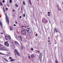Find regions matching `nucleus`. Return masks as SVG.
I'll use <instances>...</instances> for the list:
<instances>
[{"label":"nucleus","instance_id":"f257e3e1","mask_svg":"<svg viewBox=\"0 0 63 63\" xmlns=\"http://www.w3.org/2000/svg\"><path fill=\"white\" fill-rule=\"evenodd\" d=\"M5 18L6 19V21L7 22L8 24L9 25V17L7 16V14H5Z\"/></svg>","mask_w":63,"mask_h":63},{"label":"nucleus","instance_id":"f03ea898","mask_svg":"<svg viewBox=\"0 0 63 63\" xmlns=\"http://www.w3.org/2000/svg\"><path fill=\"white\" fill-rule=\"evenodd\" d=\"M14 52L15 53V57H16V54H17L18 56H20V54L17 51V50L16 49H15L14 50Z\"/></svg>","mask_w":63,"mask_h":63},{"label":"nucleus","instance_id":"7ed1b4c3","mask_svg":"<svg viewBox=\"0 0 63 63\" xmlns=\"http://www.w3.org/2000/svg\"><path fill=\"white\" fill-rule=\"evenodd\" d=\"M21 32L22 34H24V35H26V32L25 30H23L22 31H21Z\"/></svg>","mask_w":63,"mask_h":63},{"label":"nucleus","instance_id":"20e7f679","mask_svg":"<svg viewBox=\"0 0 63 63\" xmlns=\"http://www.w3.org/2000/svg\"><path fill=\"white\" fill-rule=\"evenodd\" d=\"M8 43V41L5 42L4 43V45H6L7 47H9V43Z\"/></svg>","mask_w":63,"mask_h":63},{"label":"nucleus","instance_id":"39448f33","mask_svg":"<svg viewBox=\"0 0 63 63\" xmlns=\"http://www.w3.org/2000/svg\"><path fill=\"white\" fill-rule=\"evenodd\" d=\"M42 21L43 22H44L45 23H47V22H48L47 20L45 18H44V19L43 20H42Z\"/></svg>","mask_w":63,"mask_h":63},{"label":"nucleus","instance_id":"423d86ee","mask_svg":"<svg viewBox=\"0 0 63 63\" xmlns=\"http://www.w3.org/2000/svg\"><path fill=\"white\" fill-rule=\"evenodd\" d=\"M6 49V47H2L0 48V50H5Z\"/></svg>","mask_w":63,"mask_h":63},{"label":"nucleus","instance_id":"0eeeda50","mask_svg":"<svg viewBox=\"0 0 63 63\" xmlns=\"http://www.w3.org/2000/svg\"><path fill=\"white\" fill-rule=\"evenodd\" d=\"M18 38L19 39V40H20V41H22V37L20 35H19L18 36Z\"/></svg>","mask_w":63,"mask_h":63},{"label":"nucleus","instance_id":"6e6552de","mask_svg":"<svg viewBox=\"0 0 63 63\" xmlns=\"http://www.w3.org/2000/svg\"><path fill=\"white\" fill-rule=\"evenodd\" d=\"M15 45L16 46H19V44L16 41H15Z\"/></svg>","mask_w":63,"mask_h":63},{"label":"nucleus","instance_id":"1a4fd4ad","mask_svg":"<svg viewBox=\"0 0 63 63\" xmlns=\"http://www.w3.org/2000/svg\"><path fill=\"white\" fill-rule=\"evenodd\" d=\"M22 28L23 29H24V30H26V28L27 27H25V26H22Z\"/></svg>","mask_w":63,"mask_h":63},{"label":"nucleus","instance_id":"9d476101","mask_svg":"<svg viewBox=\"0 0 63 63\" xmlns=\"http://www.w3.org/2000/svg\"><path fill=\"white\" fill-rule=\"evenodd\" d=\"M31 57L32 58L33 57V58H35V57H36V56L34 55L33 54L31 55Z\"/></svg>","mask_w":63,"mask_h":63},{"label":"nucleus","instance_id":"9b49d317","mask_svg":"<svg viewBox=\"0 0 63 63\" xmlns=\"http://www.w3.org/2000/svg\"><path fill=\"white\" fill-rule=\"evenodd\" d=\"M26 31L28 32H29V33H31V29H30L29 30H26Z\"/></svg>","mask_w":63,"mask_h":63},{"label":"nucleus","instance_id":"f8f14e48","mask_svg":"<svg viewBox=\"0 0 63 63\" xmlns=\"http://www.w3.org/2000/svg\"><path fill=\"white\" fill-rule=\"evenodd\" d=\"M5 39L6 40H8V39H9V38H8V37L7 36H5Z\"/></svg>","mask_w":63,"mask_h":63},{"label":"nucleus","instance_id":"ddd939ff","mask_svg":"<svg viewBox=\"0 0 63 63\" xmlns=\"http://www.w3.org/2000/svg\"><path fill=\"white\" fill-rule=\"evenodd\" d=\"M8 36L9 40H11V36H10L9 35H8Z\"/></svg>","mask_w":63,"mask_h":63},{"label":"nucleus","instance_id":"4468645a","mask_svg":"<svg viewBox=\"0 0 63 63\" xmlns=\"http://www.w3.org/2000/svg\"><path fill=\"white\" fill-rule=\"evenodd\" d=\"M10 30L12 31V30H13V27H10Z\"/></svg>","mask_w":63,"mask_h":63},{"label":"nucleus","instance_id":"2eb2a0df","mask_svg":"<svg viewBox=\"0 0 63 63\" xmlns=\"http://www.w3.org/2000/svg\"><path fill=\"white\" fill-rule=\"evenodd\" d=\"M0 25L1 26V27H3V25H2V23H1V22H0Z\"/></svg>","mask_w":63,"mask_h":63},{"label":"nucleus","instance_id":"dca6fc26","mask_svg":"<svg viewBox=\"0 0 63 63\" xmlns=\"http://www.w3.org/2000/svg\"><path fill=\"white\" fill-rule=\"evenodd\" d=\"M28 58L29 59V60H30V59L32 60V59H31V57H30V56H28Z\"/></svg>","mask_w":63,"mask_h":63},{"label":"nucleus","instance_id":"f3484780","mask_svg":"<svg viewBox=\"0 0 63 63\" xmlns=\"http://www.w3.org/2000/svg\"><path fill=\"white\" fill-rule=\"evenodd\" d=\"M4 59L5 61H7V62H9L8 60L7 59H6L5 58H3Z\"/></svg>","mask_w":63,"mask_h":63},{"label":"nucleus","instance_id":"a211bd4d","mask_svg":"<svg viewBox=\"0 0 63 63\" xmlns=\"http://www.w3.org/2000/svg\"><path fill=\"white\" fill-rule=\"evenodd\" d=\"M42 56L43 54H41L40 55V57H42Z\"/></svg>","mask_w":63,"mask_h":63},{"label":"nucleus","instance_id":"6ab92c4d","mask_svg":"<svg viewBox=\"0 0 63 63\" xmlns=\"http://www.w3.org/2000/svg\"><path fill=\"white\" fill-rule=\"evenodd\" d=\"M15 60L14 59H11L10 60L11 61H15Z\"/></svg>","mask_w":63,"mask_h":63},{"label":"nucleus","instance_id":"aec40b11","mask_svg":"<svg viewBox=\"0 0 63 63\" xmlns=\"http://www.w3.org/2000/svg\"><path fill=\"white\" fill-rule=\"evenodd\" d=\"M29 2L31 4V5H32V3H31V0H29Z\"/></svg>","mask_w":63,"mask_h":63},{"label":"nucleus","instance_id":"412c9836","mask_svg":"<svg viewBox=\"0 0 63 63\" xmlns=\"http://www.w3.org/2000/svg\"><path fill=\"white\" fill-rule=\"evenodd\" d=\"M15 7H18V6L17 4H16L15 5Z\"/></svg>","mask_w":63,"mask_h":63},{"label":"nucleus","instance_id":"4be33fe9","mask_svg":"<svg viewBox=\"0 0 63 63\" xmlns=\"http://www.w3.org/2000/svg\"><path fill=\"white\" fill-rule=\"evenodd\" d=\"M54 32H57V30L55 29Z\"/></svg>","mask_w":63,"mask_h":63},{"label":"nucleus","instance_id":"5701e85b","mask_svg":"<svg viewBox=\"0 0 63 63\" xmlns=\"http://www.w3.org/2000/svg\"><path fill=\"white\" fill-rule=\"evenodd\" d=\"M40 61H42V57H40Z\"/></svg>","mask_w":63,"mask_h":63},{"label":"nucleus","instance_id":"b1692460","mask_svg":"<svg viewBox=\"0 0 63 63\" xmlns=\"http://www.w3.org/2000/svg\"><path fill=\"white\" fill-rule=\"evenodd\" d=\"M0 5H3V4L2 3V2H0Z\"/></svg>","mask_w":63,"mask_h":63},{"label":"nucleus","instance_id":"393cba45","mask_svg":"<svg viewBox=\"0 0 63 63\" xmlns=\"http://www.w3.org/2000/svg\"><path fill=\"white\" fill-rule=\"evenodd\" d=\"M23 4L24 5L25 4V3L24 2V1H23Z\"/></svg>","mask_w":63,"mask_h":63},{"label":"nucleus","instance_id":"a878e982","mask_svg":"<svg viewBox=\"0 0 63 63\" xmlns=\"http://www.w3.org/2000/svg\"><path fill=\"white\" fill-rule=\"evenodd\" d=\"M15 37L16 39H17V37L16 36V35L15 36Z\"/></svg>","mask_w":63,"mask_h":63},{"label":"nucleus","instance_id":"bb28decb","mask_svg":"<svg viewBox=\"0 0 63 63\" xmlns=\"http://www.w3.org/2000/svg\"><path fill=\"white\" fill-rule=\"evenodd\" d=\"M23 17H25V14H24L23 15Z\"/></svg>","mask_w":63,"mask_h":63},{"label":"nucleus","instance_id":"cd10ccee","mask_svg":"<svg viewBox=\"0 0 63 63\" xmlns=\"http://www.w3.org/2000/svg\"><path fill=\"white\" fill-rule=\"evenodd\" d=\"M5 51H8V49H5Z\"/></svg>","mask_w":63,"mask_h":63},{"label":"nucleus","instance_id":"c85d7f7f","mask_svg":"<svg viewBox=\"0 0 63 63\" xmlns=\"http://www.w3.org/2000/svg\"><path fill=\"white\" fill-rule=\"evenodd\" d=\"M10 3H12V0H10Z\"/></svg>","mask_w":63,"mask_h":63},{"label":"nucleus","instance_id":"c756f323","mask_svg":"<svg viewBox=\"0 0 63 63\" xmlns=\"http://www.w3.org/2000/svg\"><path fill=\"white\" fill-rule=\"evenodd\" d=\"M24 43H26V40H24Z\"/></svg>","mask_w":63,"mask_h":63},{"label":"nucleus","instance_id":"7c9ffc66","mask_svg":"<svg viewBox=\"0 0 63 63\" xmlns=\"http://www.w3.org/2000/svg\"><path fill=\"white\" fill-rule=\"evenodd\" d=\"M2 2H3V3H4L5 2V0H2Z\"/></svg>","mask_w":63,"mask_h":63},{"label":"nucleus","instance_id":"2f4dec72","mask_svg":"<svg viewBox=\"0 0 63 63\" xmlns=\"http://www.w3.org/2000/svg\"><path fill=\"white\" fill-rule=\"evenodd\" d=\"M0 54H1V55H3V54H4L0 52Z\"/></svg>","mask_w":63,"mask_h":63},{"label":"nucleus","instance_id":"473e14b6","mask_svg":"<svg viewBox=\"0 0 63 63\" xmlns=\"http://www.w3.org/2000/svg\"><path fill=\"white\" fill-rule=\"evenodd\" d=\"M13 16H14V17H15V16H15V15H13Z\"/></svg>","mask_w":63,"mask_h":63},{"label":"nucleus","instance_id":"72a5a7b5","mask_svg":"<svg viewBox=\"0 0 63 63\" xmlns=\"http://www.w3.org/2000/svg\"><path fill=\"white\" fill-rule=\"evenodd\" d=\"M22 17V16H21L20 17V18H21V17Z\"/></svg>","mask_w":63,"mask_h":63},{"label":"nucleus","instance_id":"f704fd0d","mask_svg":"<svg viewBox=\"0 0 63 63\" xmlns=\"http://www.w3.org/2000/svg\"><path fill=\"white\" fill-rule=\"evenodd\" d=\"M21 49H23V47H21Z\"/></svg>","mask_w":63,"mask_h":63},{"label":"nucleus","instance_id":"c9c22d12","mask_svg":"<svg viewBox=\"0 0 63 63\" xmlns=\"http://www.w3.org/2000/svg\"><path fill=\"white\" fill-rule=\"evenodd\" d=\"M31 49L32 50H33V49L32 48Z\"/></svg>","mask_w":63,"mask_h":63},{"label":"nucleus","instance_id":"e433bc0d","mask_svg":"<svg viewBox=\"0 0 63 63\" xmlns=\"http://www.w3.org/2000/svg\"><path fill=\"white\" fill-rule=\"evenodd\" d=\"M9 58L10 59H12V57H9Z\"/></svg>","mask_w":63,"mask_h":63},{"label":"nucleus","instance_id":"4c0bfd02","mask_svg":"<svg viewBox=\"0 0 63 63\" xmlns=\"http://www.w3.org/2000/svg\"><path fill=\"white\" fill-rule=\"evenodd\" d=\"M35 35L36 36H38V34L37 33H36V34Z\"/></svg>","mask_w":63,"mask_h":63},{"label":"nucleus","instance_id":"58836bf2","mask_svg":"<svg viewBox=\"0 0 63 63\" xmlns=\"http://www.w3.org/2000/svg\"><path fill=\"white\" fill-rule=\"evenodd\" d=\"M14 26H16V25L15 24H14Z\"/></svg>","mask_w":63,"mask_h":63},{"label":"nucleus","instance_id":"ea45409f","mask_svg":"<svg viewBox=\"0 0 63 63\" xmlns=\"http://www.w3.org/2000/svg\"><path fill=\"white\" fill-rule=\"evenodd\" d=\"M27 29H29V30H30V29H31L30 28H28Z\"/></svg>","mask_w":63,"mask_h":63},{"label":"nucleus","instance_id":"a19ab883","mask_svg":"<svg viewBox=\"0 0 63 63\" xmlns=\"http://www.w3.org/2000/svg\"><path fill=\"white\" fill-rule=\"evenodd\" d=\"M7 54H9V53H10V52H7Z\"/></svg>","mask_w":63,"mask_h":63},{"label":"nucleus","instance_id":"79ce46f5","mask_svg":"<svg viewBox=\"0 0 63 63\" xmlns=\"http://www.w3.org/2000/svg\"><path fill=\"white\" fill-rule=\"evenodd\" d=\"M48 14H50V12H49L48 13Z\"/></svg>","mask_w":63,"mask_h":63},{"label":"nucleus","instance_id":"37998d69","mask_svg":"<svg viewBox=\"0 0 63 63\" xmlns=\"http://www.w3.org/2000/svg\"><path fill=\"white\" fill-rule=\"evenodd\" d=\"M16 24H17V22H16Z\"/></svg>","mask_w":63,"mask_h":63},{"label":"nucleus","instance_id":"c03bdc74","mask_svg":"<svg viewBox=\"0 0 63 63\" xmlns=\"http://www.w3.org/2000/svg\"><path fill=\"white\" fill-rule=\"evenodd\" d=\"M48 16H50V14H48Z\"/></svg>","mask_w":63,"mask_h":63},{"label":"nucleus","instance_id":"a18cd8bd","mask_svg":"<svg viewBox=\"0 0 63 63\" xmlns=\"http://www.w3.org/2000/svg\"><path fill=\"white\" fill-rule=\"evenodd\" d=\"M1 34H3V33L1 32Z\"/></svg>","mask_w":63,"mask_h":63},{"label":"nucleus","instance_id":"49530a36","mask_svg":"<svg viewBox=\"0 0 63 63\" xmlns=\"http://www.w3.org/2000/svg\"><path fill=\"white\" fill-rule=\"evenodd\" d=\"M58 9L59 8V7L58 6Z\"/></svg>","mask_w":63,"mask_h":63},{"label":"nucleus","instance_id":"de8ad7c7","mask_svg":"<svg viewBox=\"0 0 63 63\" xmlns=\"http://www.w3.org/2000/svg\"><path fill=\"white\" fill-rule=\"evenodd\" d=\"M58 10H60V9H59V8H58Z\"/></svg>","mask_w":63,"mask_h":63},{"label":"nucleus","instance_id":"09e8293b","mask_svg":"<svg viewBox=\"0 0 63 63\" xmlns=\"http://www.w3.org/2000/svg\"><path fill=\"white\" fill-rule=\"evenodd\" d=\"M48 39L49 40V39H50V38H49V37H48Z\"/></svg>","mask_w":63,"mask_h":63},{"label":"nucleus","instance_id":"8fccbe9b","mask_svg":"<svg viewBox=\"0 0 63 63\" xmlns=\"http://www.w3.org/2000/svg\"><path fill=\"white\" fill-rule=\"evenodd\" d=\"M7 6H8V7H9L10 6L9 5H7Z\"/></svg>","mask_w":63,"mask_h":63},{"label":"nucleus","instance_id":"3c124183","mask_svg":"<svg viewBox=\"0 0 63 63\" xmlns=\"http://www.w3.org/2000/svg\"><path fill=\"white\" fill-rule=\"evenodd\" d=\"M60 11L61 12L62 11L61 10V9H60Z\"/></svg>","mask_w":63,"mask_h":63},{"label":"nucleus","instance_id":"603ef678","mask_svg":"<svg viewBox=\"0 0 63 63\" xmlns=\"http://www.w3.org/2000/svg\"><path fill=\"white\" fill-rule=\"evenodd\" d=\"M6 10H8V8H6Z\"/></svg>","mask_w":63,"mask_h":63},{"label":"nucleus","instance_id":"864d4df0","mask_svg":"<svg viewBox=\"0 0 63 63\" xmlns=\"http://www.w3.org/2000/svg\"><path fill=\"white\" fill-rule=\"evenodd\" d=\"M37 52H39V51H37Z\"/></svg>","mask_w":63,"mask_h":63},{"label":"nucleus","instance_id":"5fc2aeb1","mask_svg":"<svg viewBox=\"0 0 63 63\" xmlns=\"http://www.w3.org/2000/svg\"><path fill=\"white\" fill-rule=\"evenodd\" d=\"M13 12H15V10H13Z\"/></svg>","mask_w":63,"mask_h":63},{"label":"nucleus","instance_id":"6e6d98bb","mask_svg":"<svg viewBox=\"0 0 63 63\" xmlns=\"http://www.w3.org/2000/svg\"><path fill=\"white\" fill-rule=\"evenodd\" d=\"M49 41V42H50V41L49 40V41Z\"/></svg>","mask_w":63,"mask_h":63},{"label":"nucleus","instance_id":"4d7b16f0","mask_svg":"<svg viewBox=\"0 0 63 63\" xmlns=\"http://www.w3.org/2000/svg\"><path fill=\"white\" fill-rule=\"evenodd\" d=\"M49 44L50 45V43H49Z\"/></svg>","mask_w":63,"mask_h":63},{"label":"nucleus","instance_id":"13d9d810","mask_svg":"<svg viewBox=\"0 0 63 63\" xmlns=\"http://www.w3.org/2000/svg\"><path fill=\"white\" fill-rule=\"evenodd\" d=\"M7 55H9V54H7Z\"/></svg>","mask_w":63,"mask_h":63},{"label":"nucleus","instance_id":"bf43d9fd","mask_svg":"<svg viewBox=\"0 0 63 63\" xmlns=\"http://www.w3.org/2000/svg\"><path fill=\"white\" fill-rule=\"evenodd\" d=\"M39 0H37V1H39Z\"/></svg>","mask_w":63,"mask_h":63},{"label":"nucleus","instance_id":"052dcab7","mask_svg":"<svg viewBox=\"0 0 63 63\" xmlns=\"http://www.w3.org/2000/svg\"><path fill=\"white\" fill-rule=\"evenodd\" d=\"M1 46V45H0V47Z\"/></svg>","mask_w":63,"mask_h":63},{"label":"nucleus","instance_id":"680f3d73","mask_svg":"<svg viewBox=\"0 0 63 63\" xmlns=\"http://www.w3.org/2000/svg\"><path fill=\"white\" fill-rule=\"evenodd\" d=\"M41 13H42V12H41Z\"/></svg>","mask_w":63,"mask_h":63},{"label":"nucleus","instance_id":"e2e57ef3","mask_svg":"<svg viewBox=\"0 0 63 63\" xmlns=\"http://www.w3.org/2000/svg\"><path fill=\"white\" fill-rule=\"evenodd\" d=\"M5 55H6V54H5Z\"/></svg>","mask_w":63,"mask_h":63}]
</instances>
